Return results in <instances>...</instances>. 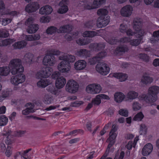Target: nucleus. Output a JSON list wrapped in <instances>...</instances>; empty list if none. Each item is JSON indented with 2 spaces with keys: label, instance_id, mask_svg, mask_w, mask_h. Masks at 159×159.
<instances>
[{
  "label": "nucleus",
  "instance_id": "864d4df0",
  "mask_svg": "<svg viewBox=\"0 0 159 159\" xmlns=\"http://www.w3.org/2000/svg\"><path fill=\"white\" fill-rule=\"evenodd\" d=\"M133 108L134 110L137 111L139 110L141 108V105L137 102H134L132 105Z\"/></svg>",
  "mask_w": 159,
  "mask_h": 159
},
{
  "label": "nucleus",
  "instance_id": "6e6552de",
  "mask_svg": "<svg viewBox=\"0 0 159 159\" xmlns=\"http://www.w3.org/2000/svg\"><path fill=\"white\" fill-rule=\"evenodd\" d=\"M52 70V69L50 67H43L37 72L36 75L39 78H47L51 75Z\"/></svg>",
  "mask_w": 159,
  "mask_h": 159
},
{
  "label": "nucleus",
  "instance_id": "8fccbe9b",
  "mask_svg": "<svg viewBox=\"0 0 159 159\" xmlns=\"http://www.w3.org/2000/svg\"><path fill=\"white\" fill-rule=\"evenodd\" d=\"M106 41L111 44H116L117 42V39L115 37H109L107 38Z\"/></svg>",
  "mask_w": 159,
  "mask_h": 159
},
{
  "label": "nucleus",
  "instance_id": "9d476101",
  "mask_svg": "<svg viewBox=\"0 0 159 159\" xmlns=\"http://www.w3.org/2000/svg\"><path fill=\"white\" fill-rule=\"evenodd\" d=\"M61 60L62 61L57 66L58 70L62 73H68L71 68L70 63L64 60Z\"/></svg>",
  "mask_w": 159,
  "mask_h": 159
},
{
  "label": "nucleus",
  "instance_id": "a878e982",
  "mask_svg": "<svg viewBox=\"0 0 159 159\" xmlns=\"http://www.w3.org/2000/svg\"><path fill=\"white\" fill-rule=\"evenodd\" d=\"M75 54L79 57H89L90 53L86 49H81L77 50Z\"/></svg>",
  "mask_w": 159,
  "mask_h": 159
},
{
  "label": "nucleus",
  "instance_id": "c85d7f7f",
  "mask_svg": "<svg viewBox=\"0 0 159 159\" xmlns=\"http://www.w3.org/2000/svg\"><path fill=\"white\" fill-rule=\"evenodd\" d=\"M27 44L26 41L22 40L15 43L12 46L14 49H21L25 47Z\"/></svg>",
  "mask_w": 159,
  "mask_h": 159
},
{
  "label": "nucleus",
  "instance_id": "7ed1b4c3",
  "mask_svg": "<svg viewBox=\"0 0 159 159\" xmlns=\"http://www.w3.org/2000/svg\"><path fill=\"white\" fill-rule=\"evenodd\" d=\"M50 52V53L45 56L43 58V63L45 65H53L55 63L54 55H59L60 53L58 50L54 49L51 50Z\"/></svg>",
  "mask_w": 159,
  "mask_h": 159
},
{
  "label": "nucleus",
  "instance_id": "4d7b16f0",
  "mask_svg": "<svg viewBox=\"0 0 159 159\" xmlns=\"http://www.w3.org/2000/svg\"><path fill=\"white\" fill-rule=\"evenodd\" d=\"M119 114L125 117L128 116V111L127 110L121 109L119 111Z\"/></svg>",
  "mask_w": 159,
  "mask_h": 159
},
{
  "label": "nucleus",
  "instance_id": "603ef678",
  "mask_svg": "<svg viewBox=\"0 0 159 159\" xmlns=\"http://www.w3.org/2000/svg\"><path fill=\"white\" fill-rule=\"evenodd\" d=\"M26 106L27 107L26 108L30 112H34V105L33 103L30 102L26 104Z\"/></svg>",
  "mask_w": 159,
  "mask_h": 159
},
{
  "label": "nucleus",
  "instance_id": "473e14b6",
  "mask_svg": "<svg viewBox=\"0 0 159 159\" xmlns=\"http://www.w3.org/2000/svg\"><path fill=\"white\" fill-rule=\"evenodd\" d=\"M153 79L152 78L149 76L144 75L141 79V82L143 84H150L152 82Z\"/></svg>",
  "mask_w": 159,
  "mask_h": 159
},
{
  "label": "nucleus",
  "instance_id": "e2e57ef3",
  "mask_svg": "<svg viewBox=\"0 0 159 159\" xmlns=\"http://www.w3.org/2000/svg\"><path fill=\"white\" fill-rule=\"evenodd\" d=\"M11 21V20L10 19L8 18L3 19L2 22V24L3 25L5 26L10 23Z\"/></svg>",
  "mask_w": 159,
  "mask_h": 159
},
{
  "label": "nucleus",
  "instance_id": "7c9ffc66",
  "mask_svg": "<svg viewBox=\"0 0 159 159\" xmlns=\"http://www.w3.org/2000/svg\"><path fill=\"white\" fill-rule=\"evenodd\" d=\"M115 100L117 102H121L125 97L124 95L122 93H116L114 96Z\"/></svg>",
  "mask_w": 159,
  "mask_h": 159
},
{
  "label": "nucleus",
  "instance_id": "72a5a7b5",
  "mask_svg": "<svg viewBox=\"0 0 159 159\" xmlns=\"http://www.w3.org/2000/svg\"><path fill=\"white\" fill-rule=\"evenodd\" d=\"M139 139L138 137H136L134 139L133 143L132 141H130L128 142L127 145H126V147L128 150L131 149L132 147H135Z\"/></svg>",
  "mask_w": 159,
  "mask_h": 159
},
{
  "label": "nucleus",
  "instance_id": "338daca9",
  "mask_svg": "<svg viewBox=\"0 0 159 159\" xmlns=\"http://www.w3.org/2000/svg\"><path fill=\"white\" fill-rule=\"evenodd\" d=\"M60 73L58 71H55L54 72L52 75V78L54 79H58V78H60L61 77H59Z\"/></svg>",
  "mask_w": 159,
  "mask_h": 159
},
{
  "label": "nucleus",
  "instance_id": "680f3d73",
  "mask_svg": "<svg viewBox=\"0 0 159 159\" xmlns=\"http://www.w3.org/2000/svg\"><path fill=\"white\" fill-rule=\"evenodd\" d=\"M125 156V153L124 152H121L120 154L119 155L117 154L116 155L114 159H123Z\"/></svg>",
  "mask_w": 159,
  "mask_h": 159
},
{
  "label": "nucleus",
  "instance_id": "a211bd4d",
  "mask_svg": "<svg viewBox=\"0 0 159 159\" xmlns=\"http://www.w3.org/2000/svg\"><path fill=\"white\" fill-rule=\"evenodd\" d=\"M105 45L103 43H91L89 46V48L91 50L97 51L103 49Z\"/></svg>",
  "mask_w": 159,
  "mask_h": 159
},
{
  "label": "nucleus",
  "instance_id": "412c9836",
  "mask_svg": "<svg viewBox=\"0 0 159 159\" xmlns=\"http://www.w3.org/2000/svg\"><path fill=\"white\" fill-rule=\"evenodd\" d=\"M59 60H64L70 62H74L75 60V56L71 55L66 54H64L59 57Z\"/></svg>",
  "mask_w": 159,
  "mask_h": 159
},
{
  "label": "nucleus",
  "instance_id": "6ab92c4d",
  "mask_svg": "<svg viewBox=\"0 0 159 159\" xmlns=\"http://www.w3.org/2000/svg\"><path fill=\"white\" fill-rule=\"evenodd\" d=\"M153 149L152 145L150 143H148L143 147L142 150V154L144 156L149 155Z\"/></svg>",
  "mask_w": 159,
  "mask_h": 159
},
{
  "label": "nucleus",
  "instance_id": "09e8293b",
  "mask_svg": "<svg viewBox=\"0 0 159 159\" xmlns=\"http://www.w3.org/2000/svg\"><path fill=\"white\" fill-rule=\"evenodd\" d=\"M44 102L46 104H49L51 103L52 98L50 95L48 94H46L43 98Z\"/></svg>",
  "mask_w": 159,
  "mask_h": 159
},
{
  "label": "nucleus",
  "instance_id": "4468645a",
  "mask_svg": "<svg viewBox=\"0 0 159 159\" xmlns=\"http://www.w3.org/2000/svg\"><path fill=\"white\" fill-rule=\"evenodd\" d=\"M39 5L36 2H33L28 4L25 8V11L30 13L35 11L39 8Z\"/></svg>",
  "mask_w": 159,
  "mask_h": 159
},
{
  "label": "nucleus",
  "instance_id": "a18cd8bd",
  "mask_svg": "<svg viewBox=\"0 0 159 159\" xmlns=\"http://www.w3.org/2000/svg\"><path fill=\"white\" fill-rule=\"evenodd\" d=\"M108 12L107 10L106 9H100L98 10L97 13L98 15L100 16L106 17Z\"/></svg>",
  "mask_w": 159,
  "mask_h": 159
},
{
  "label": "nucleus",
  "instance_id": "aec40b11",
  "mask_svg": "<svg viewBox=\"0 0 159 159\" xmlns=\"http://www.w3.org/2000/svg\"><path fill=\"white\" fill-rule=\"evenodd\" d=\"M86 62L84 60H79L76 62L74 64V68L76 70L84 69L86 66Z\"/></svg>",
  "mask_w": 159,
  "mask_h": 159
},
{
  "label": "nucleus",
  "instance_id": "49530a36",
  "mask_svg": "<svg viewBox=\"0 0 159 159\" xmlns=\"http://www.w3.org/2000/svg\"><path fill=\"white\" fill-rule=\"evenodd\" d=\"M147 128L144 124L140 125L139 133L141 135H145L147 134Z\"/></svg>",
  "mask_w": 159,
  "mask_h": 159
},
{
  "label": "nucleus",
  "instance_id": "2f4dec72",
  "mask_svg": "<svg viewBox=\"0 0 159 159\" xmlns=\"http://www.w3.org/2000/svg\"><path fill=\"white\" fill-rule=\"evenodd\" d=\"M10 69L9 67L6 66L0 67V75L6 76L10 73Z\"/></svg>",
  "mask_w": 159,
  "mask_h": 159
},
{
  "label": "nucleus",
  "instance_id": "69168bd1",
  "mask_svg": "<svg viewBox=\"0 0 159 159\" xmlns=\"http://www.w3.org/2000/svg\"><path fill=\"white\" fill-rule=\"evenodd\" d=\"M120 42L122 43H127L130 42V39L129 37H123L120 39Z\"/></svg>",
  "mask_w": 159,
  "mask_h": 159
},
{
  "label": "nucleus",
  "instance_id": "f257e3e1",
  "mask_svg": "<svg viewBox=\"0 0 159 159\" xmlns=\"http://www.w3.org/2000/svg\"><path fill=\"white\" fill-rule=\"evenodd\" d=\"M159 93V87L153 86L149 87L147 95H143L142 99L146 102H154L157 99V94Z\"/></svg>",
  "mask_w": 159,
  "mask_h": 159
},
{
  "label": "nucleus",
  "instance_id": "20e7f679",
  "mask_svg": "<svg viewBox=\"0 0 159 159\" xmlns=\"http://www.w3.org/2000/svg\"><path fill=\"white\" fill-rule=\"evenodd\" d=\"M133 28L137 34L136 35L137 37H142L144 34H146L145 32L143 30L141 29L142 24V20L141 19H136L134 21Z\"/></svg>",
  "mask_w": 159,
  "mask_h": 159
},
{
  "label": "nucleus",
  "instance_id": "2eb2a0df",
  "mask_svg": "<svg viewBox=\"0 0 159 159\" xmlns=\"http://www.w3.org/2000/svg\"><path fill=\"white\" fill-rule=\"evenodd\" d=\"M117 129L116 125L115 124H113L109 134V137L107 139V141H111L112 143H115V139L117 135L115 133Z\"/></svg>",
  "mask_w": 159,
  "mask_h": 159
},
{
  "label": "nucleus",
  "instance_id": "c756f323",
  "mask_svg": "<svg viewBox=\"0 0 159 159\" xmlns=\"http://www.w3.org/2000/svg\"><path fill=\"white\" fill-rule=\"evenodd\" d=\"M72 30L71 27L69 25H66L61 26L57 30V33H68L70 31Z\"/></svg>",
  "mask_w": 159,
  "mask_h": 159
},
{
  "label": "nucleus",
  "instance_id": "6e6d98bb",
  "mask_svg": "<svg viewBox=\"0 0 159 159\" xmlns=\"http://www.w3.org/2000/svg\"><path fill=\"white\" fill-rule=\"evenodd\" d=\"M127 26L124 24H121L120 25V30L122 33L125 32L127 30Z\"/></svg>",
  "mask_w": 159,
  "mask_h": 159
},
{
  "label": "nucleus",
  "instance_id": "0eeeda50",
  "mask_svg": "<svg viewBox=\"0 0 159 159\" xmlns=\"http://www.w3.org/2000/svg\"><path fill=\"white\" fill-rule=\"evenodd\" d=\"M79 86L77 83L73 80H70L66 85V90L67 92L74 93L78 90Z\"/></svg>",
  "mask_w": 159,
  "mask_h": 159
},
{
  "label": "nucleus",
  "instance_id": "0e129e2a",
  "mask_svg": "<svg viewBox=\"0 0 159 159\" xmlns=\"http://www.w3.org/2000/svg\"><path fill=\"white\" fill-rule=\"evenodd\" d=\"M84 7L85 9H91L93 8H95L94 7V6H92V4L90 3L85 4Z\"/></svg>",
  "mask_w": 159,
  "mask_h": 159
},
{
  "label": "nucleus",
  "instance_id": "e433bc0d",
  "mask_svg": "<svg viewBox=\"0 0 159 159\" xmlns=\"http://www.w3.org/2000/svg\"><path fill=\"white\" fill-rule=\"evenodd\" d=\"M127 96L129 99L133 100L137 97L138 93L134 91H130L127 93Z\"/></svg>",
  "mask_w": 159,
  "mask_h": 159
},
{
  "label": "nucleus",
  "instance_id": "9b49d317",
  "mask_svg": "<svg viewBox=\"0 0 159 159\" xmlns=\"http://www.w3.org/2000/svg\"><path fill=\"white\" fill-rule=\"evenodd\" d=\"M25 75L20 74L12 76L10 81L12 84L16 86L23 82L25 81Z\"/></svg>",
  "mask_w": 159,
  "mask_h": 159
},
{
  "label": "nucleus",
  "instance_id": "774afa93",
  "mask_svg": "<svg viewBox=\"0 0 159 159\" xmlns=\"http://www.w3.org/2000/svg\"><path fill=\"white\" fill-rule=\"evenodd\" d=\"M111 125V124L110 123H108L107 125H106L104 127L103 129L100 132V135L101 136H102L103 135H104L106 132L105 129H106V128H108L109 126H110Z\"/></svg>",
  "mask_w": 159,
  "mask_h": 159
},
{
  "label": "nucleus",
  "instance_id": "5701e85b",
  "mask_svg": "<svg viewBox=\"0 0 159 159\" xmlns=\"http://www.w3.org/2000/svg\"><path fill=\"white\" fill-rule=\"evenodd\" d=\"M66 2L65 0H62L61 1L59 5L60 7L59 8L58 12L61 14H63L66 12L68 10V8L67 6L66 5Z\"/></svg>",
  "mask_w": 159,
  "mask_h": 159
},
{
  "label": "nucleus",
  "instance_id": "c9c22d12",
  "mask_svg": "<svg viewBox=\"0 0 159 159\" xmlns=\"http://www.w3.org/2000/svg\"><path fill=\"white\" fill-rule=\"evenodd\" d=\"M33 56L30 53H28L26 54L24 57V60L26 63H29L32 61Z\"/></svg>",
  "mask_w": 159,
  "mask_h": 159
},
{
  "label": "nucleus",
  "instance_id": "f3484780",
  "mask_svg": "<svg viewBox=\"0 0 159 159\" xmlns=\"http://www.w3.org/2000/svg\"><path fill=\"white\" fill-rule=\"evenodd\" d=\"M101 98L108 99L109 98L108 96L105 94H99L97 95L95 98L92 99V102L95 106H98L101 102Z\"/></svg>",
  "mask_w": 159,
  "mask_h": 159
},
{
  "label": "nucleus",
  "instance_id": "f8f14e48",
  "mask_svg": "<svg viewBox=\"0 0 159 159\" xmlns=\"http://www.w3.org/2000/svg\"><path fill=\"white\" fill-rule=\"evenodd\" d=\"M110 17L109 16H100L97 21V25L98 27L102 28L106 26L110 21Z\"/></svg>",
  "mask_w": 159,
  "mask_h": 159
},
{
  "label": "nucleus",
  "instance_id": "c03bdc74",
  "mask_svg": "<svg viewBox=\"0 0 159 159\" xmlns=\"http://www.w3.org/2000/svg\"><path fill=\"white\" fill-rule=\"evenodd\" d=\"M77 44L80 45H84L88 44L89 41L87 39H80L76 41Z\"/></svg>",
  "mask_w": 159,
  "mask_h": 159
},
{
  "label": "nucleus",
  "instance_id": "052dcab7",
  "mask_svg": "<svg viewBox=\"0 0 159 159\" xmlns=\"http://www.w3.org/2000/svg\"><path fill=\"white\" fill-rule=\"evenodd\" d=\"M12 149L11 147L7 146L5 152L6 155L7 157H9L12 154Z\"/></svg>",
  "mask_w": 159,
  "mask_h": 159
},
{
  "label": "nucleus",
  "instance_id": "b1692460",
  "mask_svg": "<svg viewBox=\"0 0 159 159\" xmlns=\"http://www.w3.org/2000/svg\"><path fill=\"white\" fill-rule=\"evenodd\" d=\"M66 82V79L63 77H61L58 78L55 82L56 87L58 89H61L63 87Z\"/></svg>",
  "mask_w": 159,
  "mask_h": 159
},
{
  "label": "nucleus",
  "instance_id": "f03ea898",
  "mask_svg": "<svg viewBox=\"0 0 159 159\" xmlns=\"http://www.w3.org/2000/svg\"><path fill=\"white\" fill-rule=\"evenodd\" d=\"M10 67L11 69V73L13 75L18 73H21L23 72L24 70L21 65V60L18 59L11 60L10 61Z\"/></svg>",
  "mask_w": 159,
  "mask_h": 159
},
{
  "label": "nucleus",
  "instance_id": "4c0bfd02",
  "mask_svg": "<svg viewBox=\"0 0 159 159\" xmlns=\"http://www.w3.org/2000/svg\"><path fill=\"white\" fill-rule=\"evenodd\" d=\"M106 0H94L93 2L94 7L97 8L99 7L102 5L104 3Z\"/></svg>",
  "mask_w": 159,
  "mask_h": 159
},
{
  "label": "nucleus",
  "instance_id": "ddd939ff",
  "mask_svg": "<svg viewBox=\"0 0 159 159\" xmlns=\"http://www.w3.org/2000/svg\"><path fill=\"white\" fill-rule=\"evenodd\" d=\"M133 7L130 5H126L123 7L121 9L120 13L123 16L128 17L132 13Z\"/></svg>",
  "mask_w": 159,
  "mask_h": 159
},
{
  "label": "nucleus",
  "instance_id": "3c124183",
  "mask_svg": "<svg viewBox=\"0 0 159 159\" xmlns=\"http://www.w3.org/2000/svg\"><path fill=\"white\" fill-rule=\"evenodd\" d=\"M95 25L93 21H89L86 22L84 24V27L86 28L91 29Z\"/></svg>",
  "mask_w": 159,
  "mask_h": 159
},
{
  "label": "nucleus",
  "instance_id": "58836bf2",
  "mask_svg": "<svg viewBox=\"0 0 159 159\" xmlns=\"http://www.w3.org/2000/svg\"><path fill=\"white\" fill-rule=\"evenodd\" d=\"M97 33L93 31H86L83 34V36L86 37H93L96 35Z\"/></svg>",
  "mask_w": 159,
  "mask_h": 159
},
{
  "label": "nucleus",
  "instance_id": "1a4fd4ad",
  "mask_svg": "<svg viewBox=\"0 0 159 159\" xmlns=\"http://www.w3.org/2000/svg\"><path fill=\"white\" fill-rule=\"evenodd\" d=\"M101 89L100 85L96 84H89L86 88V91L88 93L92 94L98 93L100 92Z\"/></svg>",
  "mask_w": 159,
  "mask_h": 159
},
{
  "label": "nucleus",
  "instance_id": "f704fd0d",
  "mask_svg": "<svg viewBox=\"0 0 159 159\" xmlns=\"http://www.w3.org/2000/svg\"><path fill=\"white\" fill-rule=\"evenodd\" d=\"M31 149H29L26 150L21 153L23 157L26 159H30L32 156V154L31 152H29Z\"/></svg>",
  "mask_w": 159,
  "mask_h": 159
},
{
  "label": "nucleus",
  "instance_id": "cd10ccee",
  "mask_svg": "<svg viewBox=\"0 0 159 159\" xmlns=\"http://www.w3.org/2000/svg\"><path fill=\"white\" fill-rule=\"evenodd\" d=\"M52 81L49 79H41L37 83L38 87L45 88L51 84Z\"/></svg>",
  "mask_w": 159,
  "mask_h": 159
},
{
  "label": "nucleus",
  "instance_id": "ea45409f",
  "mask_svg": "<svg viewBox=\"0 0 159 159\" xmlns=\"http://www.w3.org/2000/svg\"><path fill=\"white\" fill-rule=\"evenodd\" d=\"M141 37H139V39H134L130 40V44L133 46H138L141 43L142 40V38Z\"/></svg>",
  "mask_w": 159,
  "mask_h": 159
},
{
  "label": "nucleus",
  "instance_id": "37998d69",
  "mask_svg": "<svg viewBox=\"0 0 159 159\" xmlns=\"http://www.w3.org/2000/svg\"><path fill=\"white\" fill-rule=\"evenodd\" d=\"M15 40L11 39H7L2 41V45L3 46H7L9 45L13 42Z\"/></svg>",
  "mask_w": 159,
  "mask_h": 159
},
{
  "label": "nucleus",
  "instance_id": "de8ad7c7",
  "mask_svg": "<svg viewBox=\"0 0 159 159\" xmlns=\"http://www.w3.org/2000/svg\"><path fill=\"white\" fill-rule=\"evenodd\" d=\"M139 58L145 62H148L149 60V57L147 55L144 53L140 54L139 56Z\"/></svg>",
  "mask_w": 159,
  "mask_h": 159
},
{
  "label": "nucleus",
  "instance_id": "5fc2aeb1",
  "mask_svg": "<svg viewBox=\"0 0 159 159\" xmlns=\"http://www.w3.org/2000/svg\"><path fill=\"white\" fill-rule=\"evenodd\" d=\"M25 133V131H16L14 133L13 132V135L17 136L18 137H21Z\"/></svg>",
  "mask_w": 159,
  "mask_h": 159
},
{
  "label": "nucleus",
  "instance_id": "bb28decb",
  "mask_svg": "<svg viewBox=\"0 0 159 159\" xmlns=\"http://www.w3.org/2000/svg\"><path fill=\"white\" fill-rule=\"evenodd\" d=\"M52 9L49 5H46L41 8L39 10V13L41 14H49L52 11Z\"/></svg>",
  "mask_w": 159,
  "mask_h": 159
},
{
  "label": "nucleus",
  "instance_id": "79ce46f5",
  "mask_svg": "<svg viewBox=\"0 0 159 159\" xmlns=\"http://www.w3.org/2000/svg\"><path fill=\"white\" fill-rule=\"evenodd\" d=\"M129 49L126 45L120 46L116 48V51L119 52H123L128 51Z\"/></svg>",
  "mask_w": 159,
  "mask_h": 159
},
{
  "label": "nucleus",
  "instance_id": "13d9d810",
  "mask_svg": "<svg viewBox=\"0 0 159 159\" xmlns=\"http://www.w3.org/2000/svg\"><path fill=\"white\" fill-rule=\"evenodd\" d=\"M9 35L8 32L4 30H0V37L6 38Z\"/></svg>",
  "mask_w": 159,
  "mask_h": 159
},
{
  "label": "nucleus",
  "instance_id": "a19ab883",
  "mask_svg": "<svg viewBox=\"0 0 159 159\" xmlns=\"http://www.w3.org/2000/svg\"><path fill=\"white\" fill-rule=\"evenodd\" d=\"M58 29L53 26H51L48 28L46 30V32L48 34H52L56 32H57Z\"/></svg>",
  "mask_w": 159,
  "mask_h": 159
},
{
  "label": "nucleus",
  "instance_id": "dca6fc26",
  "mask_svg": "<svg viewBox=\"0 0 159 159\" xmlns=\"http://www.w3.org/2000/svg\"><path fill=\"white\" fill-rule=\"evenodd\" d=\"M107 54V52L105 51H102L98 53L96 56L90 59L89 62L91 64H94L98 61H99L101 59L105 57Z\"/></svg>",
  "mask_w": 159,
  "mask_h": 159
},
{
  "label": "nucleus",
  "instance_id": "393cba45",
  "mask_svg": "<svg viewBox=\"0 0 159 159\" xmlns=\"http://www.w3.org/2000/svg\"><path fill=\"white\" fill-rule=\"evenodd\" d=\"M113 76L119 80L120 82L125 81L128 77V75L122 73H116L113 75Z\"/></svg>",
  "mask_w": 159,
  "mask_h": 159
},
{
  "label": "nucleus",
  "instance_id": "4be33fe9",
  "mask_svg": "<svg viewBox=\"0 0 159 159\" xmlns=\"http://www.w3.org/2000/svg\"><path fill=\"white\" fill-rule=\"evenodd\" d=\"M2 135L3 136H7L6 139L5 140V142L6 144L8 145H10L13 143V139L10 138L11 136L13 135V132H12L11 130H9L5 134H2Z\"/></svg>",
  "mask_w": 159,
  "mask_h": 159
},
{
  "label": "nucleus",
  "instance_id": "bf43d9fd",
  "mask_svg": "<svg viewBox=\"0 0 159 159\" xmlns=\"http://www.w3.org/2000/svg\"><path fill=\"white\" fill-rule=\"evenodd\" d=\"M144 115L142 112H139L135 115L133 119H142Z\"/></svg>",
  "mask_w": 159,
  "mask_h": 159
},
{
  "label": "nucleus",
  "instance_id": "39448f33",
  "mask_svg": "<svg viewBox=\"0 0 159 159\" xmlns=\"http://www.w3.org/2000/svg\"><path fill=\"white\" fill-rule=\"evenodd\" d=\"M34 19L30 17L25 22V25L27 26V32L29 34L35 33L39 29V26L37 24H33Z\"/></svg>",
  "mask_w": 159,
  "mask_h": 159
},
{
  "label": "nucleus",
  "instance_id": "423d86ee",
  "mask_svg": "<svg viewBox=\"0 0 159 159\" xmlns=\"http://www.w3.org/2000/svg\"><path fill=\"white\" fill-rule=\"evenodd\" d=\"M97 71L103 75H106L109 73L110 69L107 65L103 62H98L96 66Z\"/></svg>",
  "mask_w": 159,
  "mask_h": 159
}]
</instances>
